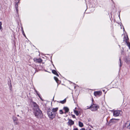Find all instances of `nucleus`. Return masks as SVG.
<instances>
[{"instance_id":"nucleus-4","label":"nucleus","mask_w":130,"mask_h":130,"mask_svg":"<svg viewBox=\"0 0 130 130\" xmlns=\"http://www.w3.org/2000/svg\"><path fill=\"white\" fill-rule=\"evenodd\" d=\"M122 112L121 110H115L113 112V116L117 117L120 116L122 114Z\"/></svg>"},{"instance_id":"nucleus-6","label":"nucleus","mask_w":130,"mask_h":130,"mask_svg":"<svg viewBox=\"0 0 130 130\" xmlns=\"http://www.w3.org/2000/svg\"><path fill=\"white\" fill-rule=\"evenodd\" d=\"M32 106L33 107V108L34 110L39 108L38 105L36 103L34 102H32Z\"/></svg>"},{"instance_id":"nucleus-31","label":"nucleus","mask_w":130,"mask_h":130,"mask_svg":"<svg viewBox=\"0 0 130 130\" xmlns=\"http://www.w3.org/2000/svg\"><path fill=\"white\" fill-rule=\"evenodd\" d=\"M80 130H85V128H83L81 129Z\"/></svg>"},{"instance_id":"nucleus-10","label":"nucleus","mask_w":130,"mask_h":130,"mask_svg":"<svg viewBox=\"0 0 130 130\" xmlns=\"http://www.w3.org/2000/svg\"><path fill=\"white\" fill-rule=\"evenodd\" d=\"M74 123V122L71 119L68 120V124L69 125L71 126L73 125Z\"/></svg>"},{"instance_id":"nucleus-22","label":"nucleus","mask_w":130,"mask_h":130,"mask_svg":"<svg viewBox=\"0 0 130 130\" xmlns=\"http://www.w3.org/2000/svg\"><path fill=\"white\" fill-rule=\"evenodd\" d=\"M14 124L15 125H18V124L19 123V122L18 121H15V122H14Z\"/></svg>"},{"instance_id":"nucleus-26","label":"nucleus","mask_w":130,"mask_h":130,"mask_svg":"<svg viewBox=\"0 0 130 130\" xmlns=\"http://www.w3.org/2000/svg\"><path fill=\"white\" fill-rule=\"evenodd\" d=\"M86 130H93L89 127H87Z\"/></svg>"},{"instance_id":"nucleus-12","label":"nucleus","mask_w":130,"mask_h":130,"mask_svg":"<svg viewBox=\"0 0 130 130\" xmlns=\"http://www.w3.org/2000/svg\"><path fill=\"white\" fill-rule=\"evenodd\" d=\"M58 108L56 107V108H53L52 109V110H51L53 113H54L55 114L56 113V112L58 110Z\"/></svg>"},{"instance_id":"nucleus-5","label":"nucleus","mask_w":130,"mask_h":130,"mask_svg":"<svg viewBox=\"0 0 130 130\" xmlns=\"http://www.w3.org/2000/svg\"><path fill=\"white\" fill-rule=\"evenodd\" d=\"M129 39L127 36L126 37H124V41H125L126 42L127 46L129 48L130 50V43L129 42H128Z\"/></svg>"},{"instance_id":"nucleus-1","label":"nucleus","mask_w":130,"mask_h":130,"mask_svg":"<svg viewBox=\"0 0 130 130\" xmlns=\"http://www.w3.org/2000/svg\"><path fill=\"white\" fill-rule=\"evenodd\" d=\"M34 112L35 116L37 118H41L42 117V112L40 110L39 108L34 110Z\"/></svg>"},{"instance_id":"nucleus-14","label":"nucleus","mask_w":130,"mask_h":130,"mask_svg":"<svg viewBox=\"0 0 130 130\" xmlns=\"http://www.w3.org/2000/svg\"><path fill=\"white\" fill-rule=\"evenodd\" d=\"M74 113L76 115L78 116L80 113V112L76 110H74Z\"/></svg>"},{"instance_id":"nucleus-33","label":"nucleus","mask_w":130,"mask_h":130,"mask_svg":"<svg viewBox=\"0 0 130 130\" xmlns=\"http://www.w3.org/2000/svg\"><path fill=\"white\" fill-rule=\"evenodd\" d=\"M17 116L19 117V115H17Z\"/></svg>"},{"instance_id":"nucleus-30","label":"nucleus","mask_w":130,"mask_h":130,"mask_svg":"<svg viewBox=\"0 0 130 130\" xmlns=\"http://www.w3.org/2000/svg\"><path fill=\"white\" fill-rule=\"evenodd\" d=\"M72 117L73 118H75V116L74 115H72Z\"/></svg>"},{"instance_id":"nucleus-2","label":"nucleus","mask_w":130,"mask_h":130,"mask_svg":"<svg viewBox=\"0 0 130 130\" xmlns=\"http://www.w3.org/2000/svg\"><path fill=\"white\" fill-rule=\"evenodd\" d=\"M47 112L48 116L50 118L52 119L55 117L56 114L51 111V109H48Z\"/></svg>"},{"instance_id":"nucleus-28","label":"nucleus","mask_w":130,"mask_h":130,"mask_svg":"<svg viewBox=\"0 0 130 130\" xmlns=\"http://www.w3.org/2000/svg\"><path fill=\"white\" fill-rule=\"evenodd\" d=\"M16 12H17V14H18V8H16Z\"/></svg>"},{"instance_id":"nucleus-29","label":"nucleus","mask_w":130,"mask_h":130,"mask_svg":"<svg viewBox=\"0 0 130 130\" xmlns=\"http://www.w3.org/2000/svg\"><path fill=\"white\" fill-rule=\"evenodd\" d=\"M73 130H78L77 128H73Z\"/></svg>"},{"instance_id":"nucleus-8","label":"nucleus","mask_w":130,"mask_h":130,"mask_svg":"<svg viewBox=\"0 0 130 130\" xmlns=\"http://www.w3.org/2000/svg\"><path fill=\"white\" fill-rule=\"evenodd\" d=\"M34 61L36 62H38L39 63H41L42 61L41 58L37 59L36 58H35L34 59Z\"/></svg>"},{"instance_id":"nucleus-7","label":"nucleus","mask_w":130,"mask_h":130,"mask_svg":"<svg viewBox=\"0 0 130 130\" xmlns=\"http://www.w3.org/2000/svg\"><path fill=\"white\" fill-rule=\"evenodd\" d=\"M102 94V92L100 91H95L94 93V95L96 96H99L101 95Z\"/></svg>"},{"instance_id":"nucleus-3","label":"nucleus","mask_w":130,"mask_h":130,"mask_svg":"<svg viewBox=\"0 0 130 130\" xmlns=\"http://www.w3.org/2000/svg\"><path fill=\"white\" fill-rule=\"evenodd\" d=\"M98 107L99 106L96 104H93L89 108L92 111H93L96 110Z\"/></svg>"},{"instance_id":"nucleus-18","label":"nucleus","mask_w":130,"mask_h":130,"mask_svg":"<svg viewBox=\"0 0 130 130\" xmlns=\"http://www.w3.org/2000/svg\"><path fill=\"white\" fill-rule=\"evenodd\" d=\"M13 120L14 122H15V121H17L18 119L17 117L14 116H13Z\"/></svg>"},{"instance_id":"nucleus-13","label":"nucleus","mask_w":130,"mask_h":130,"mask_svg":"<svg viewBox=\"0 0 130 130\" xmlns=\"http://www.w3.org/2000/svg\"><path fill=\"white\" fill-rule=\"evenodd\" d=\"M8 85L9 86L10 90H11L12 89V84L11 81L10 80L9 82L8 83Z\"/></svg>"},{"instance_id":"nucleus-23","label":"nucleus","mask_w":130,"mask_h":130,"mask_svg":"<svg viewBox=\"0 0 130 130\" xmlns=\"http://www.w3.org/2000/svg\"><path fill=\"white\" fill-rule=\"evenodd\" d=\"M2 23L0 21V29L1 30H2Z\"/></svg>"},{"instance_id":"nucleus-15","label":"nucleus","mask_w":130,"mask_h":130,"mask_svg":"<svg viewBox=\"0 0 130 130\" xmlns=\"http://www.w3.org/2000/svg\"><path fill=\"white\" fill-rule=\"evenodd\" d=\"M66 99H65L63 101H60V102H58L60 103H61L63 104L65 103L66 102Z\"/></svg>"},{"instance_id":"nucleus-20","label":"nucleus","mask_w":130,"mask_h":130,"mask_svg":"<svg viewBox=\"0 0 130 130\" xmlns=\"http://www.w3.org/2000/svg\"><path fill=\"white\" fill-rule=\"evenodd\" d=\"M119 62H120V64L119 66H120V68H121L122 66V63H121V58H119Z\"/></svg>"},{"instance_id":"nucleus-11","label":"nucleus","mask_w":130,"mask_h":130,"mask_svg":"<svg viewBox=\"0 0 130 130\" xmlns=\"http://www.w3.org/2000/svg\"><path fill=\"white\" fill-rule=\"evenodd\" d=\"M63 109L64 110L65 112L64 113H67L69 110V108L67 107H64Z\"/></svg>"},{"instance_id":"nucleus-21","label":"nucleus","mask_w":130,"mask_h":130,"mask_svg":"<svg viewBox=\"0 0 130 130\" xmlns=\"http://www.w3.org/2000/svg\"><path fill=\"white\" fill-rule=\"evenodd\" d=\"M35 92L38 95V96L40 98V99H41V98L39 95V94L38 93V92H37V91L36 90H35Z\"/></svg>"},{"instance_id":"nucleus-24","label":"nucleus","mask_w":130,"mask_h":130,"mask_svg":"<svg viewBox=\"0 0 130 130\" xmlns=\"http://www.w3.org/2000/svg\"><path fill=\"white\" fill-rule=\"evenodd\" d=\"M59 113L61 114H62L64 113L63 112L62 110H59Z\"/></svg>"},{"instance_id":"nucleus-16","label":"nucleus","mask_w":130,"mask_h":130,"mask_svg":"<svg viewBox=\"0 0 130 130\" xmlns=\"http://www.w3.org/2000/svg\"><path fill=\"white\" fill-rule=\"evenodd\" d=\"M52 72L54 74L56 75L57 76H58V75L56 72V71L54 70H53L52 71Z\"/></svg>"},{"instance_id":"nucleus-19","label":"nucleus","mask_w":130,"mask_h":130,"mask_svg":"<svg viewBox=\"0 0 130 130\" xmlns=\"http://www.w3.org/2000/svg\"><path fill=\"white\" fill-rule=\"evenodd\" d=\"M125 61L126 62L128 63L130 61V59L128 58H126Z\"/></svg>"},{"instance_id":"nucleus-9","label":"nucleus","mask_w":130,"mask_h":130,"mask_svg":"<svg viewBox=\"0 0 130 130\" xmlns=\"http://www.w3.org/2000/svg\"><path fill=\"white\" fill-rule=\"evenodd\" d=\"M119 119H112L110 120L109 122L110 123H115L118 122L119 120Z\"/></svg>"},{"instance_id":"nucleus-27","label":"nucleus","mask_w":130,"mask_h":130,"mask_svg":"<svg viewBox=\"0 0 130 130\" xmlns=\"http://www.w3.org/2000/svg\"><path fill=\"white\" fill-rule=\"evenodd\" d=\"M15 8H18V5L17 4H16L15 5Z\"/></svg>"},{"instance_id":"nucleus-17","label":"nucleus","mask_w":130,"mask_h":130,"mask_svg":"<svg viewBox=\"0 0 130 130\" xmlns=\"http://www.w3.org/2000/svg\"><path fill=\"white\" fill-rule=\"evenodd\" d=\"M79 126L81 127H82L83 126V123L79 121L78 123Z\"/></svg>"},{"instance_id":"nucleus-32","label":"nucleus","mask_w":130,"mask_h":130,"mask_svg":"<svg viewBox=\"0 0 130 130\" xmlns=\"http://www.w3.org/2000/svg\"><path fill=\"white\" fill-rule=\"evenodd\" d=\"M23 34L25 36V34H24V31H23Z\"/></svg>"},{"instance_id":"nucleus-25","label":"nucleus","mask_w":130,"mask_h":130,"mask_svg":"<svg viewBox=\"0 0 130 130\" xmlns=\"http://www.w3.org/2000/svg\"><path fill=\"white\" fill-rule=\"evenodd\" d=\"M54 79L55 80L56 82L58 83V81L59 80L56 77H54Z\"/></svg>"}]
</instances>
